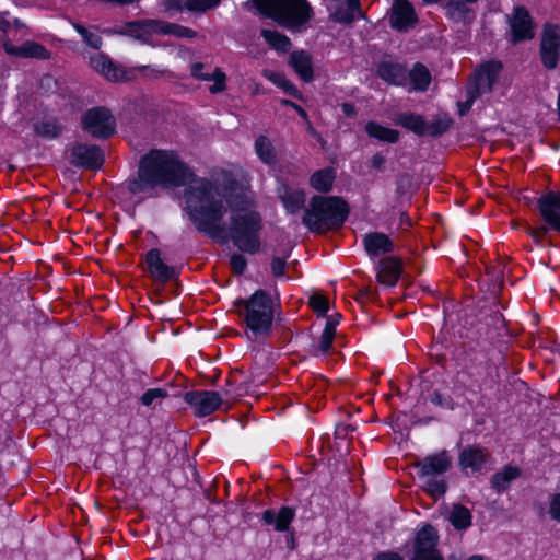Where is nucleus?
<instances>
[{"mask_svg": "<svg viewBox=\"0 0 560 560\" xmlns=\"http://www.w3.org/2000/svg\"><path fill=\"white\" fill-rule=\"evenodd\" d=\"M448 521L456 529H466L471 525V513L463 505H454L448 515Z\"/></svg>", "mask_w": 560, "mask_h": 560, "instance_id": "32", "label": "nucleus"}, {"mask_svg": "<svg viewBox=\"0 0 560 560\" xmlns=\"http://www.w3.org/2000/svg\"><path fill=\"white\" fill-rule=\"evenodd\" d=\"M365 131L371 138L388 143H395L399 138L397 130L387 128L374 121H370L365 125Z\"/></svg>", "mask_w": 560, "mask_h": 560, "instance_id": "27", "label": "nucleus"}, {"mask_svg": "<svg viewBox=\"0 0 560 560\" xmlns=\"http://www.w3.org/2000/svg\"><path fill=\"white\" fill-rule=\"evenodd\" d=\"M147 265L150 275L158 281L165 282L175 277L174 268L162 260L159 249H151L147 254Z\"/></svg>", "mask_w": 560, "mask_h": 560, "instance_id": "19", "label": "nucleus"}, {"mask_svg": "<svg viewBox=\"0 0 560 560\" xmlns=\"http://www.w3.org/2000/svg\"><path fill=\"white\" fill-rule=\"evenodd\" d=\"M262 75L268 81H270L271 83L277 85L278 88H281L282 84H284V81L287 80V78H285V75L283 73L276 72V71H272V70H268V69L262 71Z\"/></svg>", "mask_w": 560, "mask_h": 560, "instance_id": "44", "label": "nucleus"}, {"mask_svg": "<svg viewBox=\"0 0 560 560\" xmlns=\"http://www.w3.org/2000/svg\"><path fill=\"white\" fill-rule=\"evenodd\" d=\"M36 132L40 136L54 138L58 135V128L51 124H42L36 126Z\"/></svg>", "mask_w": 560, "mask_h": 560, "instance_id": "46", "label": "nucleus"}, {"mask_svg": "<svg viewBox=\"0 0 560 560\" xmlns=\"http://www.w3.org/2000/svg\"><path fill=\"white\" fill-rule=\"evenodd\" d=\"M171 75L170 70L160 65H143L126 69L125 82L138 79L155 81Z\"/></svg>", "mask_w": 560, "mask_h": 560, "instance_id": "15", "label": "nucleus"}, {"mask_svg": "<svg viewBox=\"0 0 560 560\" xmlns=\"http://www.w3.org/2000/svg\"><path fill=\"white\" fill-rule=\"evenodd\" d=\"M248 3L290 31H301L313 14L306 0H249Z\"/></svg>", "mask_w": 560, "mask_h": 560, "instance_id": "2", "label": "nucleus"}, {"mask_svg": "<svg viewBox=\"0 0 560 560\" xmlns=\"http://www.w3.org/2000/svg\"><path fill=\"white\" fill-rule=\"evenodd\" d=\"M282 103H283L284 105H287V106H291V107H292V106H293V104H294V103H293V102H291V101H283Z\"/></svg>", "mask_w": 560, "mask_h": 560, "instance_id": "64", "label": "nucleus"}, {"mask_svg": "<svg viewBox=\"0 0 560 560\" xmlns=\"http://www.w3.org/2000/svg\"><path fill=\"white\" fill-rule=\"evenodd\" d=\"M8 15H9L8 12L0 13V30L3 32H7L11 26V23L8 20Z\"/></svg>", "mask_w": 560, "mask_h": 560, "instance_id": "57", "label": "nucleus"}, {"mask_svg": "<svg viewBox=\"0 0 560 560\" xmlns=\"http://www.w3.org/2000/svg\"><path fill=\"white\" fill-rule=\"evenodd\" d=\"M187 185L184 199L186 209L200 231L213 236H230L244 253L260 249L262 222L252 199L233 195L226 187L194 177L176 154L152 150L140 160L138 176L128 182V190L138 201L152 197L158 187Z\"/></svg>", "mask_w": 560, "mask_h": 560, "instance_id": "1", "label": "nucleus"}, {"mask_svg": "<svg viewBox=\"0 0 560 560\" xmlns=\"http://www.w3.org/2000/svg\"><path fill=\"white\" fill-rule=\"evenodd\" d=\"M335 334L331 332V328H324L319 342L314 346L312 352L314 355H324L331 348Z\"/></svg>", "mask_w": 560, "mask_h": 560, "instance_id": "35", "label": "nucleus"}, {"mask_svg": "<svg viewBox=\"0 0 560 560\" xmlns=\"http://www.w3.org/2000/svg\"><path fill=\"white\" fill-rule=\"evenodd\" d=\"M548 225L547 226H540L538 229H529L528 230V234L530 235V237L539 243L542 241V238L545 237L546 233H547V230H548Z\"/></svg>", "mask_w": 560, "mask_h": 560, "instance_id": "51", "label": "nucleus"}, {"mask_svg": "<svg viewBox=\"0 0 560 560\" xmlns=\"http://www.w3.org/2000/svg\"><path fill=\"white\" fill-rule=\"evenodd\" d=\"M377 75L395 85L404 84L407 79L406 70L400 65L389 61H382L377 66Z\"/></svg>", "mask_w": 560, "mask_h": 560, "instance_id": "26", "label": "nucleus"}, {"mask_svg": "<svg viewBox=\"0 0 560 560\" xmlns=\"http://www.w3.org/2000/svg\"><path fill=\"white\" fill-rule=\"evenodd\" d=\"M83 129L94 138H107L115 131V118L109 109L94 107L82 115Z\"/></svg>", "mask_w": 560, "mask_h": 560, "instance_id": "8", "label": "nucleus"}, {"mask_svg": "<svg viewBox=\"0 0 560 560\" xmlns=\"http://www.w3.org/2000/svg\"><path fill=\"white\" fill-rule=\"evenodd\" d=\"M279 197L290 213L298 212L305 202V195L302 190L290 188L287 185H281L278 188Z\"/></svg>", "mask_w": 560, "mask_h": 560, "instance_id": "24", "label": "nucleus"}, {"mask_svg": "<svg viewBox=\"0 0 560 560\" xmlns=\"http://www.w3.org/2000/svg\"><path fill=\"white\" fill-rule=\"evenodd\" d=\"M295 512L292 508L282 506L280 510L268 509L262 512V521L278 532H284L293 521Z\"/></svg>", "mask_w": 560, "mask_h": 560, "instance_id": "18", "label": "nucleus"}, {"mask_svg": "<svg viewBox=\"0 0 560 560\" xmlns=\"http://www.w3.org/2000/svg\"><path fill=\"white\" fill-rule=\"evenodd\" d=\"M91 67L103 75L106 80L113 82H125L126 69L122 66L115 65L103 54H94L90 57Z\"/></svg>", "mask_w": 560, "mask_h": 560, "instance_id": "13", "label": "nucleus"}, {"mask_svg": "<svg viewBox=\"0 0 560 560\" xmlns=\"http://www.w3.org/2000/svg\"><path fill=\"white\" fill-rule=\"evenodd\" d=\"M70 162L84 168L96 170L104 163V154L94 144L77 143L70 149Z\"/></svg>", "mask_w": 560, "mask_h": 560, "instance_id": "10", "label": "nucleus"}, {"mask_svg": "<svg viewBox=\"0 0 560 560\" xmlns=\"http://www.w3.org/2000/svg\"><path fill=\"white\" fill-rule=\"evenodd\" d=\"M289 63L303 81L310 82L313 80V62L312 57L307 51H293L290 55Z\"/></svg>", "mask_w": 560, "mask_h": 560, "instance_id": "22", "label": "nucleus"}, {"mask_svg": "<svg viewBox=\"0 0 560 560\" xmlns=\"http://www.w3.org/2000/svg\"><path fill=\"white\" fill-rule=\"evenodd\" d=\"M13 23H14V26L18 28H21L24 26V24L19 19H15Z\"/></svg>", "mask_w": 560, "mask_h": 560, "instance_id": "62", "label": "nucleus"}, {"mask_svg": "<svg viewBox=\"0 0 560 560\" xmlns=\"http://www.w3.org/2000/svg\"><path fill=\"white\" fill-rule=\"evenodd\" d=\"M203 68H205V65L201 62L192 63L190 67L191 75L199 80L210 81L211 73H205Z\"/></svg>", "mask_w": 560, "mask_h": 560, "instance_id": "47", "label": "nucleus"}, {"mask_svg": "<svg viewBox=\"0 0 560 560\" xmlns=\"http://www.w3.org/2000/svg\"><path fill=\"white\" fill-rule=\"evenodd\" d=\"M348 9H351L353 13L358 10L359 0H347V3L345 4Z\"/></svg>", "mask_w": 560, "mask_h": 560, "instance_id": "60", "label": "nucleus"}, {"mask_svg": "<svg viewBox=\"0 0 560 560\" xmlns=\"http://www.w3.org/2000/svg\"><path fill=\"white\" fill-rule=\"evenodd\" d=\"M3 49L7 54L21 58L48 59L49 51L40 44L35 42H25L21 46H14L10 42L3 43Z\"/></svg>", "mask_w": 560, "mask_h": 560, "instance_id": "17", "label": "nucleus"}, {"mask_svg": "<svg viewBox=\"0 0 560 560\" xmlns=\"http://www.w3.org/2000/svg\"><path fill=\"white\" fill-rule=\"evenodd\" d=\"M520 476V469L508 466L492 477V486L497 491L501 492L509 488L511 481Z\"/></svg>", "mask_w": 560, "mask_h": 560, "instance_id": "31", "label": "nucleus"}, {"mask_svg": "<svg viewBox=\"0 0 560 560\" xmlns=\"http://www.w3.org/2000/svg\"><path fill=\"white\" fill-rule=\"evenodd\" d=\"M347 205L337 197L315 196L305 210L303 223L312 231L339 228L346 220Z\"/></svg>", "mask_w": 560, "mask_h": 560, "instance_id": "3", "label": "nucleus"}, {"mask_svg": "<svg viewBox=\"0 0 560 560\" xmlns=\"http://www.w3.org/2000/svg\"><path fill=\"white\" fill-rule=\"evenodd\" d=\"M400 271L401 267L399 260L385 258L378 264L377 278L382 283L392 287L397 282Z\"/></svg>", "mask_w": 560, "mask_h": 560, "instance_id": "25", "label": "nucleus"}, {"mask_svg": "<svg viewBox=\"0 0 560 560\" xmlns=\"http://www.w3.org/2000/svg\"><path fill=\"white\" fill-rule=\"evenodd\" d=\"M339 319H340V315H335V316L329 317L326 320L325 328H331V332L335 334L336 327L339 323Z\"/></svg>", "mask_w": 560, "mask_h": 560, "instance_id": "58", "label": "nucleus"}, {"mask_svg": "<svg viewBox=\"0 0 560 560\" xmlns=\"http://www.w3.org/2000/svg\"><path fill=\"white\" fill-rule=\"evenodd\" d=\"M363 244L366 253L376 257L393 250L394 245L387 235L383 233H370L363 238Z\"/></svg>", "mask_w": 560, "mask_h": 560, "instance_id": "23", "label": "nucleus"}, {"mask_svg": "<svg viewBox=\"0 0 560 560\" xmlns=\"http://www.w3.org/2000/svg\"><path fill=\"white\" fill-rule=\"evenodd\" d=\"M255 152L266 164H272L276 161L275 148L270 140L265 136H260L256 139Z\"/></svg>", "mask_w": 560, "mask_h": 560, "instance_id": "33", "label": "nucleus"}, {"mask_svg": "<svg viewBox=\"0 0 560 560\" xmlns=\"http://www.w3.org/2000/svg\"><path fill=\"white\" fill-rule=\"evenodd\" d=\"M549 513L553 520L560 521V493L553 495L550 502Z\"/></svg>", "mask_w": 560, "mask_h": 560, "instance_id": "50", "label": "nucleus"}, {"mask_svg": "<svg viewBox=\"0 0 560 560\" xmlns=\"http://www.w3.org/2000/svg\"><path fill=\"white\" fill-rule=\"evenodd\" d=\"M439 535L434 527L424 525L415 536L412 555H420L431 550H438Z\"/></svg>", "mask_w": 560, "mask_h": 560, "instance_id": "20", "label": "nucleus"}, {"mask_svg": "<svg viewBox=\"0 0 560 560\" xmlns=\"http://www.w3.org/2000/svg\"><path fill=\"white\" fill-rule=\"evenodd\" d=\"M560 55V25L546 24L541 32L540 58L547 69L558 65Z\"/></svg>", "mask_w": 560, "mask_h": 560, "instance_id": "9", "label": "nucleus"}, {"mask_svg": "<svg viewBox=\"0 0 560 560\" xmlns=\"http://www.w3.org/2000/svg\"><path fill=\"white\" fill-rule=\"evenodd\" d=\"M450 466L451 458L446 452H441L439 454L428 456L417 464L420 476L423 478L443 474L450 468Z\"/></svg>", "mask_w": 560, "mask_h": 560, "instance_id": "16", "label": "nucleus"}, {"mask_svg": "<svg viewBox=\"0 0 560 560\" xmlns=\"http://www.w3.org/2000/svg\"><path fill=\"white\" fill-rule=\"evenodd\" d=\"M225 80L226 75L219 68H215L213 72L210 74V81H213V84L210 86V92L215 94L225 90Z\"/></svg>", "mask_w": 560, "mask_h": 560, "instance_id": "39", "label": "nucleus"}, {"mask_svg": "<svg viewBox=\"0 0 560 560\" xmlns=\"http://www.w3.org/2000/svg\"><path fill=\"white\" fill-rule=\"evenodd\" d=\"M509 22L513 42H521L533 38V22L528 11L525 8H515L509 19Z\"/></svg>", "mask_w": 560, "mask_h": 560, "instance_id": "12", "label": "nucleus"}, {"mask_svg": "<svg viewBox=\"0 0 560 560\" xmlns=\"http://www.w3.org/2000/svg\"><path fill=\"white\" fill-rule=\"evenodd\" d=\"M427 492L433 498L442 497L446 491V483L442 479L427 478L424 482Z\"/></svg>", "mask_w": 560, "mask_h": 560, "instance_id": "37", "label": "nucleus"}, {"mask_svg": "<svg viewBox=\"0 0 560 560\" xmlns=\"http://www.w3.org/2000/svg\"><path fill=\"white\" fill-rule=\"evenodd\" d=\"M488 454L477 447H466L463 450L459 456V465L462 469L468 474L479 471L487 460Z\"/></svg>", "mask_w": 560, "mask_h": 560, "instance_id": "21", "label": "nucleus"}, {"mask_svg": "<svg viewBox=\"0 0 560 560\" xmlns=\"http://www.w3.org/2000/svg\"><path fill=\"white\" fill-rule=\"evenodd\" d=\"M411 90L425 91L431 82L429 70L421 63H416L409 71Z\"/></svg>", "mask_w": 560, "mask_h": 560, "instance_id": "29", "label": "nucleus"}, {"mask_svg": "<svg viewBox=\"0 0 560 560\" xmlns=\"http://www.w3.org/2000/svg\"><path fill=\"white\" fill-rule=\"evenodd\" d=\"M285 261L280 257H275L271 261V271L275 277H281L284 275Z\"/></svg>", "mask_w": 560, "mask_h": 560, "instance_id": "49", "label": "nucleus"}, {"mask_svg": "<svg viewBox=\"0 0 560 560\" xmlns=\"http://www.w3.org/2000/svg\"><path fill=\"white\" fill-rule=\"evenodd\" d=\"M331 18L337 22L349 23L354 19V13L346 5H340L331 13Z\"/></svg>", "mask_w": 560, "mask_h": 560, "instance_id": "43", "label": "nucleus"}, {"mask_svg": "<svg viewBox=\"0 0 560 560\" xmlns=\"http://www.w3.org/2000/svg\"><path fill=\"white\" fill-rule=\"evenodd\" d=\"M280 89H282L287 94H289L291 96H294L296 98H302L301 92L288 79L284 81V84H282V86Z\"/></svg>", "mask_w": 560, "mask_h": 560, "instance_id": "52", "label": "nucleus"}, {"mask_svg": "<svg viewBox=\"0 0 560 560\" xmlns=\"http://www.w3.org/2000/svg\"><path fill=\"white\" fill-rule=\"evenodd\" d=\"M231 395L229 390L223 393L213 390L188 392L184 400L190 406L192 412L198 417L209 416L220 408L223 404L230 406Z\"/></svg>", "mask_w": 560, "mask_h": 560, "instance_id": "7", "label": "nucleus"}, {"mask_svg": "<svg viewBox=\"0 0 560 560\" xmlns=\"http://www.w3.org/2000/svg\"><path fill=\"white\" fill-rule=\"evenodd\" d=\"M341 108L343 114L347 116H353L355 114V108L352 104L343 103Z\"/></svg>", "mask_w": 560, "mask_h": 560, "instance_id": "59", "label": "nucleus"}, {"mask_svg": "<svg viewBox=\"0 0 560 560\" xmlns=\"http://www.w3.org/2000/svg\"><path fill=\"white\" fill-rule=\"evenodd\" d=\"M385 164V158L381 154L373 155L371 160V165L373 168L382 170Z\"/></svg>", "mask_w": 560, "mask_h": 560, "instance_id": "56", "label": "nucleus"}, {"mask_svg": "<svg viewBox=\"0 0 560 560\" xmlns=\"http://www.w3.org/2000/svg\"><path fill=\"white\" fill-rule=\"evenodd\" d=\"M417 21L415 10L407 0H395L392 7L390 25L405 31L415 25Z\"/></svg>", "mask_w": 560, "mask_h": 560, "instance_id": "14", "label": "nucleus"}, {"mask_svg": "<svg viewBox=\"0 0 560 560\" xmlns=\"http://www.w3.org/2000/svg\"><path fill=\"white\" fill-rule=\"evenodd\" d=\"M221 0H187V8L191 11L203 12L217 7Z\"/></svg>", "mask_w": 560, "mask_h": 560, "instance_id": "40", "label": "nucleus"}, {"mask_svg": "<svg viewBox=\"0 0 560 560\" xmlns=\"http://www.w3.org/2000/svg\"><path fill=\"white\" fill-rule=\"evenodd\" d=\"M292 108H294V112H296L302 118H307L306 112L301 106L293 104Z\"/></svg>", "mask_w": 560, "mask_h": 560, "instance_id": "61", "label": "nucleus"}, {"mask_svg": "<svg viewBox=\"0 0 560 560\" xmlns=\"http://www.w3.org/2000/svg\"><path fill=\"white\" fill-rule=\"evenodd\" d=\"M430 399L433 404L435 405H440V406H445V407H451V401L450 399L443 397L441 394L439 393H433L431 396H430Z\"/></svg>", "mask_w": 560, "mask_h": 560, "instance_id": "55", "label": "nucleus"}, {"mask_svg": "<svg viewBox=\"0 0 560 560\" xmlns=\"http://www.w3.org/2000/svg\"><path fill=\"white\" fill-rule=\"evenodd\" d=\"M129 32L133 37L144 43H150L151 36L154 34L179 38H194L196 36V32L191 28L158 20L132 23L129 26Z\"/></svg>", "mask_w": 560, "mask_h": 560, "instance_id": "5", "label": "nucleus"}, {"mask_svg": "<svg viewBox=\"0 0 560 560\" xmlns=\"http://www.w3.org/2000/svg\"><path fill=\"white\" fill-rule=\"evenodd\" d=\"M452 120L450 118L440 119L427 126V135L439 136L445 132L451 127Z\"/></svg>", "mask_w": 560, "mask_h": 560, "instance_id": "42", "label": "nucleus"}, {"mask_svg": "<svg viewBox=\"0 0 560 560\" xmlns=\"http://www.w3.org/2000/svg\"><path fill=\"white\" fill-rule=\"evenodd\" d=\"M501 70V63L497 61H490L481 65L474 73V78L467 88V101L464 104V109L468 110L474 101L492 90L493 83L497 81Z\"/></svg>", "mask_w": 560, "mask_h": 560, "instance_id": "6", "label": "nucleus"}, {"mask_svg": "<svg viewBox=\"0 0 560 560\" xmlns=\"http://www.w3.org/2000/svg\"><path fill=\"white\" fill-rule=\"evenodd\" d=\"M373 560H404V558L398 555L397 552L393 551H386V552H380L374 557Z\"/></svg>", "mask_w": 560, "mask_h": 560, "instance_id": "54", "label": "nucleus"}, {"mask_svg": "<svg viewBox=\"0 0 560 560\" xmlns=\"http://www.w3.org/2000/svg\"><path fill=\"white\" fill-rule=\"evenodd\" d=\"M395 122L416 132L417 135H427V124L419 115L402 113L396 116Z\"/></svg>", "mask_w": 560, "mask_h": 560, "instance_id": "28", "label": "nucleus"}, {"mask_svg": "<svg viewBox=\"0 0 560 560\" xmlns=\"http://www.w3.org/2000/svg\"><path fill=\"white\" fill-rule=\"evenodd\" d=\"M166 392L161 388H151L148 389L142 396H141V402L144 406H156L161 404V401L166 397Z\"/></svg>", "mask_w": 560, "mask_h": 560, "instance_id": "36", "label": "nucleus"}, {"mask_svg": "<svg viewBox=\"0 0 560 560\" xmlns=\"http://www.w3.org/2000/svg\"><path fill=\"white\" fill-rule=\"evenodd\" d=\"M238 314L254 335L269 330L273 319V302L262 290H257L248 300L236 303Z\"/></svg>", "mask_w": 560, "mask_h": 560, "instance_id": "4", "label": "nucleus"}, {"mask_svg": "<svg viewBox=\"0 0 560 560\" xmlns=\"http://www.w3.org/2000/svg\"><path fill=\"white\" fill-rule=\"evenodd\" d=\"M231 267L236 273H242L247 265L246 259L240 254H233L230 259Z\"/></svg>", "mask_w": 560, "mask_h": 560, "instance_id": "45", "label": "nucleus"}, {"mask_svg": "<svg viewBox=\"0 0 560 560\" xmlns=\"http://www.w3.org/2000/svg\"><path fill=\"white\" fill-rule=\"evenodd\" d=\"M410 560H444L439 550H431L420 552V555H412Z\"/></svg>", "mask_w": 560, "mask_h": 560, "instance_id": "48", "label": "nucleus"}, {"mask_svg": "<svg viewBox=\"0 0 560 560\" xmlns=\"http://www.w3.org/2000/svg\"><path fill=\"white\" fill-rule=\"evenodd\" d=\"M540 214L549 226L560 234V192L550 191L538 199Z\"/></svg>", "mask_w": 560, "mask_h": 560, "instance_id": "11", "label": "nucleus"}, {"mask_svg": "<svg viewBox=\"0 0 560 560\" xmlns=\"http://www.w3.org/2000/svg\"><path fill=\"white\" fill-rule=\"evenodd\" d=\"M74 28L90 47L98 49L102 46V38L97 33L91 32L79 24H75Z\"/></svg>", "mask_w": 560, "mask_h": 560, "instance_id": "38", "label": "nucleus"}, {"mask_svg": "<svg viewBox=\"0 0 560 560\" xmlns=\"http://www.w3.org/2000/svg\"><path fill=\"white\" fill-rule=\"evenodd\" d=\"M163 8L166 12H177L182 9L180 0H164Z\"/></svg>", "mask_w": 560, "mask_h": 560, "instance_id": "53", "label": "nucleus"}, {"mask_svg": "<svg viewBox=\"0 0 560 560\" xmlns=\"http://www.w3.org/2000/svg\"><path fill=\"white\" fill-rule=\"evenodd\" d=\"M310 306L317 313L324 315L329 307L327 298L319 294H314L310 298Z\"/></svg>", "mask_w": 560, "mask_h": 560, "instance_id": "41", "label": "nucleus"}, {"mask_svg": "<svg viewBox=\"0 0 560 560\" xmlns=\"http://www.w3.org/2000/svg\"><path fill=\"white\" fill-rule=\"evenodd\" d=\"M335 172L332 168H324L315 172L310 179L312 187L318 191H328L334 183Z\"/></svg>", "mask_w": 560, "mask_h": 560, "instance_id": "30", "label": "nucleus"}, {"mask_svg": "<svg viewBox=\"0 0 560 560\" xmlns=\"http://www.w3.org/2000/svg\"><path fill=\"white\" fill-rule=\"evenodd\" d=\"M261 36L265 38L268 45L278 51H287L291 46L289 37L277 31L262 30Z\"/></svg>", "mask_w": 560, "mask_h": 560, "instance_id": "34", "label": "nucleus"}, {"mask_svg": "<svg viewBox=\"0 0 560 560\" xmlns=\"http://www.w3.org/2000/svg\"><path fill=\"white\" fill-rule=\"evenodd\" d=\"M468 560H486L482 556H472Z\"/></svg>", "mask_w": 560, "mask_h": 560, "instance_id": "63", "label": "nucleus"}]
</instances>
